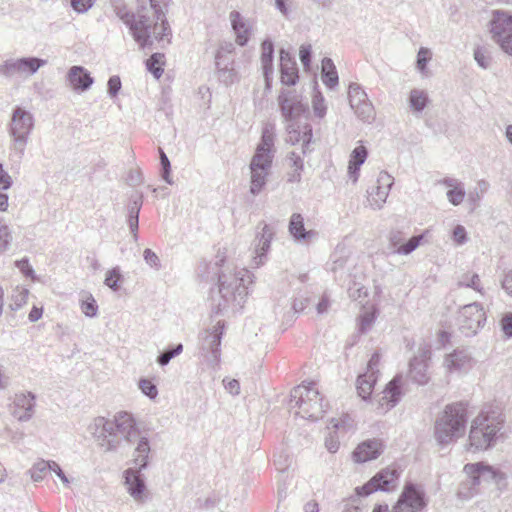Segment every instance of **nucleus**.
Masks as SVG:
<instances>
[{
	"label": "nucleus",
	"mask_w": 512,
	"mask_h": 512,
	"mask_svg": "<svg viewBox=\"0 0 512 512\" xmlns=\"http://www.w3.org/2000/svg\"><path fill=\"white\" fill-rule=\"evenodd\" d=\"M129 29L142 48L152 44V37L160 41L171 36L169 23L157 0H149V6H139Z\"/></svg>",
	"instance_id": "obj_1"
},
{
	"label": "nucleus",
	"mask_w": 512,
	"mask_h": 512,
	"mask_svg": "<svg viewBox=\"0 0 512 512\" xmlns=\"http://www.w3.org/2000/svg\"><path fill=\"white\" fill-rule=\"evenodd\" d=\"M274 125L265 124L262 128L261 139L250 161V193L258 195L267 183L272 161L276 152Z\"/></svg>",
	"instance_id": "obj_2"
},
{
	"label": "nucleus",
	"mask_w": 512,
	"mask_h": 512,
	"mask_svg": "<svg viewBox=\"0 0 512 512\" xmlns=\"http://www.w3.org/2000/svg\"><path fill=\"white\" fill-rule=\"evenodd\" d=\"M245 277L249 278V272L245 269L235 274L228 275L222 273L219 275L218 282L221 300L213 307L215 314H221L229 307H232L233 310L243 307L247 296Z\"/></svg>",
	"instance_id": "obj_3"
},
{
	"label": "nucleus",
	"mask_w": 512,
	"mask_h": 512,
	"mask_svg": "<svg viewBox=\"0 0 512 512\" xmlns=\"http://www.w3.org/2000/svg\"><path fill=\"white\" fill-rule=\"evenodd\" d=\"M467 407L464 403H453L445 407L435 422V438L441 445H447L462 437L467 423Z\"/></svg>",
	"instance_id": "obj_4"
},
{
	"label": "nucleus",
	"mask_w": 512,
	"mask_h": 512,
	"mask_svg": "<svg viewBox=\"0 0 512 512\" xmlns=\"http://www.w3.org/2000/svg\"><path fill=\"white\" fill-rule=\"evenodd\" d=\"M495 411H482L472 422L469 444L475 450H485L492 446L497 433L502 428L503 419Z\"/></svg>",
	"instance_id": "obj_5"
},
{
	"label": "nucleus",
	"mask_w": 512,
	"mask_h": 512,
	"mask_svg": "<svg viewBox=\"0 0 512 512\" xmlns=\"http://www.w3.org/2000/svg\"><path fill=\"white\" fill-rule=\"evenodd\" d=\"M290 407H298L297 415L312 421L323 417L325 413L322 397L314 383L299 385L291 391Z\"/></svg>",
	"instance_id": "obj_6"
},
{
	"label": "nucleus",
	"mask_w": 512,
	"mask_h": 512,
	"mask_svg": "<svg viewBox=\"0 0 512 512\" xmlns=\"http://www.w3.org/2000/svg\"><path fill=\"white\" fill-rule=\"evenodd\" d=\"M489 32L492 40L505 53L512 56V13L504 10H493L489 21Z\"/></svg>",
	"instance_id": "obj_7"
},
{
	"label": "nucleus",
	"mask_w": 512,
	"mask_h": 512,
	"mask_svg": "<svg viewBox=\"0 0 512 512\" xmlns=\"http://www.w3.org/2000/svg\"><path fill=\"white\" fill-rule=\"evenodd\" d=\"M33 127V115L21 107H16L12 113L10 134L14 138V148L20 153V155L24 154L28 137Z\"/></svg>",
	"instance_id": "obj_8"
},
{
	"label": "nucleus",
	"mask_w": 512,
	"mask_h": 512,
	"mask_svg": "<svg viewBox=\"0 0 512 512\" xmlns=\"http://www.w3.org/2000/svg\"><path fill=\"white\" fill-rule=\"evenodd\" d=\"M225 322L218 320L212 327L201 334L200 349L209 365L215 367L220 362L221 339L224 334Z\"/></svg>",
	"instance_id": "obj_9"
},
{
	"label": "nucleus",
	"mask_w": 512,
	"mask_h": 512,
	"mask_svg": "<svg viewBox=\"0 0 512 512\" xmlns=\"http://www.w3.org/2000/svg\"><path fill=\"white\" fill-rule=\"evenodd\" d=\"M278 104L285 121L294 122L309 113L308 103L296 90L283 89L278 96Z\"/></svg>",
	"instance_id": "obj_10"
},
{
	"label": "nucleus",
	"mask_w": 512,
	"mask_h": 512,
	"mask_svg": "<svg viewBox=\"0 0 512 512\" xmlns=\"http://www.w3.org/2000/svg\"><path fill=\"white\" fill-rule=\"evenodd\" d=\"M427 504L425 492L416 484L408 483L404 486L391 512H422Z\"/></svg>",
	"instance_id": "obj_11"
},
{
	"label": "nucleus",
	"mask_w": 512,
	"mask_h": 512,
	"mask_svg": "<svg viewBox=\"0 0 512 512\" xmlns=\"http://www.w3.org/2000/svg\"><path fill=\"white\" fill-rule=\"evenodd\" d=\"M486 321V315L477 302L464 305L458 316V324L461 333L470 337L477 333V331L484 325Z\"/></svg>",
	"instance_id": "obj_12"
},
{
	"label": "nucleus",
	"mask_w": 512,
	"mask_h": 512,
	"mask_svg": "<svg viewBox=\"0 0 512 512\" xmlns=\"http://www.w3.org/2000/svg\"><path fill=\"white\" fill-rule=\"evenodd\" d=\"M399 474L395 469L385 468L377 472L367 483L355 489L359 496H369L376 491L389 492L396 488Z\"/></svg>",
	"instance_id": "obj_13"
},
{
	"label": "nucleus",
	"mask_w": 512,
	"mask_h": 512,
	"mask_svg": "<svg viewBox=\"0 0 512 512\" xmlns=\"http://www.w3.org/2000/svg\"><path fill=\"white\" fill-rule=\"evenodd\" d=\"M47 64V60L38 57H23L6 60L0 65V74L5 77L14 75L29 76L35 74L41 67Z\"/></svg>",
	"instance_id": "obj_14"
},
{
	"label": "nucleus",
	"mask_w": 512,
	"mask_h": 512,
	"mask_svg": "<svg viewBox=\"0 0 512 512\" xmlns=\"http://www.w3.org/2000/svg\"><path fill=\"white\" fill-rule=\"evenodd\" d=\"M112 424L105 417H96L89 425V431L96 438L98 445L106 452H114L121 445L120 438H111Z\"/></svg>",
	"instance_id": "obj_15"
},
{
	"label": "nucleus",
	"mask_w": 512,
	"mask_h": 512,
	"mask_svg": "<svg viewBox=\"0 0 512 512\" xmlns=\"http://www.w3.org/2000/svg\"><path fill=\"white\" fill-rule=\"evenodd\" d=\"M110 423L112 424L111 438L124 439L129 444H134L139 438L140 430L131 414L119 412L113 420H110Z\"/></svg>",
	"instance_id": "obj_16"
},
{
	"label": "nucleus",
	"mask_w": 512,
	"mask_h": 512,
	"mask_svg": "<svg viewBox=\"0 0 512 512\" xmlns=\"http://www.w3.org/2000/svg\"><path fill=\"white\" fill-rule=\"evenodd\" d=\"M349 104L358 118L364 122L374 119V107L366 92L357 83H351L348 90Z\"/></svg>",
	"instance_id": "obj_17"
},
{
	"label": "nucleus",
	"mask_w": 512,
	"mask_h": 512,
	"mask_svg": "<svg viewBox=\"0 0 512 512\" xmlns=\"http://www.w3.org/2000/svg\"><path fill=\"white\" fill-rule=\"evenodd\" d=\"M312 136V126L309 123L305 122L301 124L298 121L289 122L286 141L292 145L301 144L302 154L304 155L310 150Z\"/></svg>",
	"instance_id": "obj_18"
},
{
	"label": "nucleus",
	"mask_w": 512,
	"mask_h": 512,
	"mask_svg": "<svg viewBox=\"0 0 512 512\" xmlns=\"http://www.w3.org/2000/svg\"><path fill=\"white\" fill-rule=\"evenodd\" d=\"M139 468H128L124 471V483L130 496L138 503L146 500V485Z\"/></svg>",
	"instance_id": "obj_19"
},
{
	"label": "nucleus",
	"mask_w": 512,
	"mask_h": 512,
	"mask_svg": "<svg viewBox=\"0 0 512 512\" xmlns=\"http://www.w3.org/2000/svg\"><path fill=\"white\" fill-rule=\"evenodd\" d=\"M402 383V376L397 375L387 384L378 401V409H380L381 412H386L398 404L403 394Z\"/></svg>",
	"instance_id": "obj_20"
},
{
	"label": "nucleus",
	"mask_w": 512,
	"mask_h": 512,
	"mask_svg": "<svg viewBox=\"0 0 512 512\" xmlns=\"http://www.w3.org/2000/svg\"><path fill=\"white\" fill-rule=\"evenodd\" d=\"M429 357L430 350L428 348L420 349L419 355L415 356L409 363V376L412 381L419 385L427 384L430 379L427 364Z\"/></svg>",
	"instance_id": "obj_21"
},
{
	"label": "nucleus",
	"mask_w": 512,
	"mask_h": 512,
	"mask_svg": "<svg viewBox=\"0 0 512 512\" xmlns=\"http://www.w3.org/2000/svg\"><path fill=\"white\" fill-rule=\"evenodd\" d=\"M464 472L476 473L478 476H481L482 481H493L500 490L506 487V475L490 465L484 463L466 464Z\"/></svg>",
	"instance_id": "obj_22"
},
{
	"label": "nucleus",
	"mask_w": 512,
	"mask_h": 512,
	"mask_svg": "<svg viewBox=\"0 0 512 512\" xmlns=\"http://www.w3.org/2000/svg\"><path fill=\"white\" fill-rule=\"evenodd\" d=\"M35 395L31 392L15 394L12 415L21 422L30 420L34 414Z\"/></svg>",
	"instance_id": "obj_23"
},
{
	"label": "nucleus",
	"mask_w": 512,
	"mask_h": 512,
	"mask_svg": "<svg viewBox=\"0 0 512 512\" xmlns=\"http://www.w3.org/2000/svg\"><path fill=\"white\" fill-rule=\"evenodd\" d=\"M280 79L283 85L294 86L299 79L298 67L294 57L285 49L280 50Z\"/></svg>",
	"instance_id": "obj_24"
},
{
	"label": "nucleus",
	"mask_w": 512,
	"mask_h": 512,
	"mask_svg": "<svg viewBox=\"0 0 512 512\" xmlns=\"http://www.w3.org/2000/svg\"><path fill=\"white\" fill-rule=\"evenodd\" d=\"M273 236V229L268 224H264L262 231L256 236L254 240L255 256L253 261L255 267H259L260 265L264 264L266 260V254L270 249Z\"/></svg>",
	"instance_id": "obj_25"
},
{
	"label": "nucleus",
	"mask_w": 512,
	"mask_h": 512,
	"mask_svg": "<svg viewBox=\"0 0 512 512\" xmlns=\"http://www.w3.org/2000/svg\"><path fill=\"white\" fill-rule=\"evenodd\" d=\"M67 81L74 91L85 92L94 83V78L83 66H72L67 73Z\"/></svg>",
	"instance_id": "obj_26"
},
{
	"label": "nucleus",
	"mask_w": 512,
	"mask_h": 512,
	"mask_svg": "<svg viewBox=\"0 0 512 512\" xmlns=\"http://www.w3.org/2000/svg\"><path fill=\"white\" fill-rule=\"evenodd\" d=\"M378 185L375 187V191L373 190L370 193V205L373 209H381L383 203H385L391 186L393 184V178L386 172H381L378 179Z\"/></svg>",
	"instance_id": "obj_27"
},
{
	"label": "nucleus",
	"mask_w": 512,
	"mask_h": 512,
	"mask_svg": "<svg viewBox=\"0 0 512 512\" xmlns=\"http://www.w3.org/2000/svg\"><path fill=\"white\" fill-rule=\"evenodd\" d=\"M143 205V195L135 193L130 196L126 210H127V224L133 236V240H138L139 229V213Z\"/></svg>",
	"instance_id": "obj_28"
},
{
	"label": "nucleus",
	"mask_w": 512,
	"mask_h": 512,
	"mask_svg": "<svg viewBox=\"0 0 512 512\" xmlns=\"http://www.w3.org/2000/svg\"><path fill=\"white\" fill-rule=\"evenodd\" d=\"M383 445L378 439H371L362 442L353 452V458L356 462L364 463L376 459L382 452Z\"/></svg>",
	"instance_id": "obj_29"
},
{
	"label": "nucleus",
	"mask_w": 512,
	"mask_h": 512,
	"mask_svg": "<svg viewBox=\"0 0 512 512\" xmlns=\"http://www.w3.org/2000/svg\"><path fill=\"white\" fill-rule=\"evenodd\" d=\"M289 232L298 242L308 243L316 238L318 233L314 230H306L304 218L299 213H293L289 221Z\"/></svg>",
	"instance_id": "obj_30"
},
{
	"label": "nucleus",
	"mask_w": 512,
	"mask_h": 512,
	"mask_svg": "<svg viewBox=\"0 0 512 512\" xmlns=\"http://www.w3.org/2000/svg\"><path fill=\"white\" fill-rule=\"evenodd\" d=\"M229 19L231 21L232 29L236 35V43L239 46H245L250 39L251 26L242 17V15L235 10L230 12Z\"/></svg>",
	"instance_id": "obj_31"
},
{
	"label": "nucleus",
	"mask_w": 512,
	"mask_h": 512,
	"mask_svg": "<svg viewBox=\"0 0 512 512\" xmlns=\"http://www.w3.org/2000/svg\"><path fill=\"white\" fill-rule=\"evenodd\" d=\"M136 447L134 450V462L140 470H144L149 464V454L151 451L149 439L139 433V438L134 442Z\"/></svg>",
	"instance_id": "obj_32"
},
{
	"label": "nucleus",
	"mask_w": 512,
	"mask_h": 512,
	"mask_svg": "<svg viewBox=\"0 0 512 512\" xmlns=\"http://www.w3.org/2000/svg\"><path fill=\"white\" fill-rule=\"evenodd\" d=\"M470 364L469 355L463 350H455L445 358L444 365L449 372H461L466 370Z\"/></svg>",
	"instance_id": "obj_33"
},
{
	"label": "nucleus",
	"mask_w": 512,
	"mask_h": 512,
	"mask_svg": "<svg viewBox=\"0 0 512 512\" xmlns=\"http://www.w3.org/2000/svg\"><path fill=\"white\" fill-rule=\"evenodd\" d=\"M368 152L364 146H358L353 149L349 165H348V175L353 183H356L359 177V170L361 165L365 162L367 158Z\"/></svg>",
	"instance_id": "obj_34"
},
{
	"label": "nucleus",
	"mask_w": 512,
	"mask_h": 512,
	"mask_svg": "<svg viewBox=\"0 0 512 512\" xmlns=\"http://www.w3.org/2000/svg\"><path fill=\"white\" fill-rule=\"evenodd\" d=\"M468 480L460 484L458 490V496L461 499H470L478 493V486L480 485L482 478L476 473H466Z\"/></svg>",
	"instance_id": "obj_35"
},
{
	"label": "nucleus",
	"mask_w": 512,
	"mask_h": 512,
	"mask_svg": "<svg viewBox=\"0 0 512 512\" xmlns=\"http://www.w3.org/2000/svg\"><path fill=\"white\" fill-rule=\"evenodd\" d=\"M291 171L287 173V181L289 183H297L301 181V174L304 168L302 157L296 152H290L287 156Z\"/></svg>",
	"instance_id": "obj_36"
},
{
	"label": "nucleus",
	"mask_w": 512,
	"mask_h": 512,
	"mask_svg": "<svg viewBox=\"0 0 512 512\" xmlns=\"http://www.w3.org/2000/svg\"><path fill=\"white\" fill-rule=\"evenodd\" d=\"M376 380L377 377L373 373L365 372L364 374L358 376L356 381V388L358 395L363 400H367L370 397Z\"/></svg>",
	"instance_id": "obj_37"
},
{
	"label": "nucleus",
	"mask_w": 512,
	"mask_h": 512,
	"mask_svg": "<svg viewBox=\"0 0 512 512\" xmlns=\"http://www.w3.org/2000/svg\"><path fill=\"white\" fill-rule=\"evenodd\" d=\"M322 81L330 89L338 84V74L332 59L325 57L322 60Z\"/></svg>",
	"instance_id": "obj_38"
},
{
	"label": "nucleus",
	"mask_w": 512,
	"mask_h": 512,
	"mask_svg": "<svg viewBox=\"0 0 512 512\" xmlns=\"http://www.w3.org/2000/svg\"><path fill=\"white\" fill-rule=\"evenodd\" d=\"M274 44L270 39H265L261 44V66L262 69H274Z\"/></svg>",
	"instance_id": "obj_39"
},
{
	"label": "nucleus",
	"mask_w": 512,
	"mask_h": 512,
	"mask_svg": "<svg viewBox=\"0 0 512 512\" xmlns=\"http://www.w3.org/2000/svg\"><path fill=\"white\" fill-rule=\"evenodd\" d=\"M164 58V54L154 53L146 61L147 70L152 73L156 79H159L164 72L162 67L164 64Z\"/></svg>",
	"instance_id": "obj_40"
},
{
	"label": "nucleus",
	"mask_w": 512,
	"mask_h": 512,
	"mask_svg": "<svg viewBox=\"0 0 512 512\" xmlns=\"http://www.w3.org/2000/svg\"><path fill=\"white\" fill-rule=\"evenodd\" d=\"M428 102V95L425 91L419 89H412L409 96V104L416 112H421L425 109Z\"/></svg>",
	"instance_id": "obj_41"
},
{
	"label": "nucleus",
	"mask_w": 512,
	"mask_h": 512,
	"mask_svg": "<svg viewBox=\"0 0 512 512\" xmlns=\"http://www.w3.org/2000/svg\"><path fill=\"white\" fill-rule=\"evenodd\" d=\"M52 461L40 460L30 469V475L33 481L40 482L46 474L51 471Z\"/></svg>",
	"instance_id": "obj_42"
},
{
	"label": "nucleus",
	"mask_w": 512,
	"mask_h": 512,
	"mask_svg": "<svg viewBox=\"0 0 512 512\" xmlns=\"http://www.w3.org/2000/svg\"><path fill=\"white\" fill-rule=\"evenodd\" d=\"M423 238L424 234L413 236L408 241H403L397 249L393 250V253L409 255L420 246Z\"/></svg>",
	"instance_id": "obj_43"
},
{
	"label": "nucleus",
	"mask_w": 512,
	"mask_h": 512,
	"mask_svg": "<svg viewBox=\"0 0 512 512\" xmlns=\"http://www.w3.org/2000/svg\"><path fill=\"white\" fill-rule=\"evenodd\" d=\"M123 281V276L119 267H114L107 271L105 275L104 284L117 292L120 289V283Z\"/></svg>",
	"instance_id": "obj_44"
},
{
	"label": "nucleus",
	"mask_w": 512,
	"mask_h": 512,
	"mask_svg": "<svg viewBox=\"0 0 512 512\" xmlns=\"http://www.w3.org/2000/svg\"><path fill=\"white\" fill-rule=\"evenodd\" d=\"M183 351V345L181 343L168 347L157 357V362L161 366H166L171 359L178 356Z\"/></svg>",
	"instance_id": "obj_45"
},
{
	"label": "nucleus",
	"mask_w": 512,
	"mask_h": 512,
	"mask_svg": "<svg viewBox=\"0 0 512 512\" xmlns=\"http://www.w3.org/2000/svg\"><path fill=\"white\" fill-rule=\"evenodd\" d=\"M489 184L485 180H480L477 183V187L470 191L468 194V200L472 203L473 207H476L481 200L483 194L488 190Z\"/></svg>",
	"instance_id": "obj_46"
},
{
	"label": "nucleus",
	"mask_w": 512,
	"mask_h": 512,
	"mask_svg": "<svg viewBox=\"0 0 512 512\" xmlns=\"http://www.w3.org/2000/svg\"><path fill=\"white\" fill-rule=\"evenodd\" d=\"M113 6L116 15L130 28L135 14L129 12L120 0L113 2Z\"/></svg>",
	"instance_id": "obj_47"
},
{
	"label": "nucleus",
	"mask_w": 512,
	"mask_h": 512,
	"mask_svg": "<svg viewBox=\"0 0 512 512\" xmlns=\"http://www.w3.org/2000/svg\"><path fill=\"white\" fill-rule=\"evenodd\" d=\"M353 428V420L350 418V416L345 415L341 419H332L330 421V426H328V429L334 430L335 433H338L339 431H348Z\"/></svg>",
	"instance_id": "obj_48"
},
{
	"label": "nucleus",
	"mask_w": 512,
	"mask_h": 512,
	"mask_svg": "<svg viewBox=\"0 0 512 512\" xmlns=\"http://www.w3.org/2000/svg\"><path fill=\"white\" fill-rule=\"evenodd\" d=\"M81 310L85 316L90 318L97 315L98 305L91 294H88L86 298L81 301Z\"/></svg>",
	"instance_id": "obj_49"
},
{
	"label": "nucleus",
	"mask_w": 512,
	"mask_h": 512,
	"mask_svg": "<svg viewBox=\"0 0 512 512\" xmlns=\"http://www.w3.org/2000/svg\"><path fill=\"white\" fill-rule=\"evenodd\" d=\"M432 53L430 49L426 47H421L417 54L416 67L421 73H425L427 68V63L431 60Z\"/></svg>",
	"instance_id": "obj_50"
},
{
	"label": "nucleus",
	"mask_w": 512,
	"mask_h": 512,
	"mask_svg": "<svg viewBox=\"0 0 512 512\" xmlns=\"http://www.w3.org/2000/svg\"><path fill=\"white\" fill-rule=\"evenodd\" d=\"M159 154H160V165H161V171H162L161 176L166 183L171 185L173 183V181L170 177V171H171L170 161L162 148H159Z\"/></svg>",
	"instance_id": "obj_51"
},
{
	"label": "nucleus",
	"mask_w": 512,
	"mask_h": 512,
	"mask_svg": "<svg viewBox=\"0 0 512 512\" xmlns=\"http://www.w3.org/2000/svg\"><path fill=\"white\" fill-rule=\"evenodd\" d=\"M465 195L466 192L464 185L455 187V189H448L446 193L449 202L454 206L461 204L465 198Z\"/></svg>",
	"instance_id": "obj_52"
},
{
	"label": "nucleus",
	"mask_w": 512,
	"mask_h": 512,
	"mask_svg": "<svg viewBox=\"0 0 512 512\" xmlns=\"http://www.w3.org/2000/svg\"><path fill=\"white\" fill-rule=\"evenodd\" d=\"M474 59L477 64L484 69H487L491 64V57L487 53L486 49L482 47H477L474 50Z\"/></svg>",
	"instance_id": "obj_53"
},
{
	"label": "nucleus",
	"mask_w": 512,
	"mask_h": 512,
	"mask_svg": "<svg viewBox=\"0 0 512 512\" xmlns=\"http://www.w3.org/2000/svg\"><path fill=\"white\" fill-rule=\"evenodd\" d=\"M235 50L234 44L230 41H223L219 45V49L216 53L215 59H216V67H221L222 62L221 59L223 58V55L226 54H232Z\"/></svg>",
	"instance_id": "obj_54"
},
{
	"label": "nucleus",
	"mask_w": 512,
	"mask_h": 512,
	"mask_svg": "<svg viewBox=\"0 0 512 512\" xmlns=\"http://www.w3.org/2000/svg\"><path fill=\"white\" fill-rule=\"evenodd\" d=\"M312 106L314 113L317 117L322 118L326 114V106L324 103V97L320 92H316L313 96Z\"/></svg>",
	"instance_id": "obj_55"
},
{
	"label": "nucleus",
	"mask_w": 512,
	"mask_h": 512,
	"mask_svg": "<svg viewBox=\"0 0 512 512\" xmlns=\"http://www.w3.org/2000/svg\"><path fill=\"white\" fill-rule=\"evenodd\" d=\"M12 241V234L7 225L0 224V253L5 252Z\"/></svg>",
	"instance_id": "obj_56"
},
{
	"label": "nucleus",
	"mask_w": 512,
	"mask_h": 512,
	"mask_svg": "<svg viewBox=\"0 0 512 512\" xmlns=\"http://www.w3.org/2000/svg\"><path fill=\"white\" fill-rule=\"evenodd\" d=\"M139 388L141 389L143 394H145L146 396H148L151 399H154L158 394L156 385L148 379L140 380Z\"/></svg>",
	"instance_id": "obj_57"
},
{
	"label": "nucleus",
	"mask_w": 512,
	"mask_h": 512,
	"mask_svg": "<svg viewBox=\"0 0 512 512\" xmlns=\"http://www.w3.org/2000/svg\"><path fill=\"white\" fill-rule=\"evenodd\" d=\"M222 65L221 67H217L219 72L223 73V77H225V81L228 79L232 82V77L234 76V70L233 68H230L229 66L232 64V60L230 58H227L226 55H223V58L221 59Z\"/></svg>",
	"instance_id": "obj_58"
},
{
	"label": "nucleus",
	"mask_w": 512,
	"mask_h": 512,
	"mask_svg": "<svg viewBox=\"0 0 512 512\" xmlns=\"http://www.w3.org/2000/svg\"><path fill=\"white\" fill-rule=\"evenodd\" d=\"M122 87L121 79L119 76L114 75L111 76L107 83V92L110 97H116Z\"/></svg>",
	"instance_id": "obj_59"
},
{
	"label": "nucleus",
	"mask_w": 512,
	"mask_h": 512,
	"mask_svg": "<svg viewBox=\"0 0 512 512\" xmlns=\"http://www.w3.org/2000/svg\"><path fill=\"white\" fill-rule=\"evenodd\" d=\"M459 284L481 292L480 278L478 274H472L471 276L465 275Z\"/></svg>",
	"instance_id": "obj_60"
},
{
	"label": "nucleus",
	"mask_w": 512,
	"mask_h": 512,
	"mask_svg": "<svg viewBox=\"0 0 512 512\" xmlns=\"http://www.w3.org/2000/svg\"><path fill=\"white\" fill-rule=\"evenodd\" d=\"M143 258L145 262L152 268L159 270L161 267L160 259L151 249L146 248L143 252Z\"/></svg>",
	"instance_id": "obj_61"
},
{
	"label": "nucleus",
	"mask_w": 512,
	"mask_h": 512,
	"mask_svg": "<svg viewBox=\"0 0 512 512\" xmlns=\"http://www.w3.org/2000/svg\"><path fill=\"white\" fill-rule=\"evenodd\" d=\"M339 437L334 430L329 432V435L325 439V446L330 453H336L339 449Z\"/></svg>",
	"instance_id": "obj_62"
},
{
	"label": "nucleus",
	"mask_w": 512,
	"mask_h": 512,
	"mask_svg": "<svg viewBox=\"0 0 512 512\" xmlns=\"http://www.w3.org/2000/svg\"><path fill=\"white\" fill-rule=\"evenodd\" d=\"M452 239L457 245H463L467 241V232L464 226L457 225L452 231Z\"/></svg>",
	"instance_id": "obj_63"
},
{
	"label": "nucleus",
	"mask_w": 512,
	"mask_h": 512,
	"mask_svg": "<svg viewBox=\"0 0 512 512\" xmlns=\"http://www.w3.org/2000/svg\"><path fill=\"white\" fill-rule=\"evenodd\" d=\"M501 286L508 295L512 296V269L503 271Z\"/></svg>",
	"instance_id": "obj_64"
}]
</instances>
